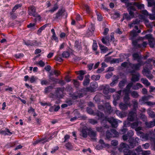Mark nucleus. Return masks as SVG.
Wrapping results in <instances>:
<instances>
[{"label": "nucleus", "mask_w": 155, "mask_h": 155, "mask_svg": "<svg viewBox=\"0 0 155 155\" xmlns=\"http://www.w3.org/2000/svg\"><path fill=\"white\" fill-rule=\"evenodd\" d=\"M55 88H45V93H48L50 91L53 90ZM72 88H57L56 89H55V92L54 93H51L50 96L54 99H56L57 98H61L62 97L63 94H65L64 90L68 91L71 90Z\"/></svg>", "instance_id": "obj_1"}, {"label": "nucleus", "mask_w": 155, "mask_h": 155, "mask_svg": "<svg viewBox=\"0 0 155 155\" xmlns=\"http://www.w3.org/2000/svg\"><path fill=\"white\" fill-rule=\"evenodd\" d=\"M77 88V92L73 93V94L71 92L69 93L73 99L74 100L82 97L84 95L87 94V91H90L91 92H94L96 91L97 88H83L81 89V90H80V88Z\"/></svg>", "instance_id": "obj_2"}, {"label": "nucleus", "mask_w": 155, "mask_h": 155, "mask_svg": "<svg viewBox=\"0 0 155 155\" xmlns=\"http://www.w3.org/2000/svg\"><path fill=\"white\" fill-rule=\"evenodd\" d=\"M28 13L31 15L40 18V16L36 12V8L34 6H31L28 7Z\"/></svg>", "instance_id": "obj_3"}, {"label": "nucleus", "mask_w": 155, "mask_h": 155, "mask_svg": "<svg viewBox=\"0 0 155 155\" xmlns=\"http://www.w3.org/2000/svg\"><path fill=\"white\" fill-rule=\"evenodd\" d=\"M132 41V45L134 48L135 49H138L140 48V45L138 43V42L140 40H144V38L142 37H139L137 39L130 38Z\"/></svg>", "instance_id": "obj_4"}, {"label": "nucleus", "mask_w": 155, "mask_h": 155, "mask_svg": "<svg viewBox=\"0 0 155 155\" xmlns=\"http://www.w3.org/2000/svg\"><path fill=\"white\" fill-rule=\"evenodd\" d=\"M128 141L130 143L129 147L133 148L138 145L139 139L138 137H136L135 139L134 138H129Z\"/></svg>", "instance_id": "obj_5"}, {"label": "nucleus", "mask_w": 155, "mask_h": 155, "mask_svg": "<svg viewBox=\"0 0 155 155\" xmlns=\"http://www.w3.org/2000/svg\"><path fill=\"white\" fill-rule=\"evenodd\" d=\"M98 117V119L100 120L102 122L104 121L107 122L108 117L105 116L104 114L101 112L98 111L95 114Z\"/></svg>", "instance_id": "obj_6"}, {"label": "nucleus", "mask_w": 155, "mask_h": 155, "mask_svg": "<svg viewBox=\"0 0 155 155\" xmlns=\"http://www.w3.org/2000/svg\"><path fill=\"white\" fill-rule=\"evenodd\" d=\"M107 121L109 122L113 127L116 128L117 126V121L116 119H114L113 117H108Z\"/></svg>", "instance_id": "obj_7"}, {"label": "nucleus", "mask_w": 155, "mask_h": 155, "mask_svg": "<svg viewBox=\"0 0 155 155\" xmlns=\"http://www.w3.org/2000/svg\"><path fill=\"white\" fill-rule=\"evenodd\" d=\"M65 9L64 8H61L59 9L58 12L55 14V16L54 18L56 19L59 18L61 16H63L64 15Z\"/></svg>", "instance_id": "obj_8"}, {"label": "nucleus", "mask_w": 155, "mask_h": 155, "mask_svg": "<svg viewBox=\"0 0 155 155\" xmlns=\"http://www.w3.org/2000/svg\"><path fill=\"white\" fill-rule=\"evenodd\" d=\"M137 116L136 113L133 111H130L128 115L127 120L130 121H134Z\"/></svg>", "instance_id": "obj_9"}, {"label": "nucleus", "mask_w": 155, "mask_h": 155, "mask_svg": "<svg viewBox=\"0 0 155 155\" xmlns=\"http://www.w3.org/2000/svg\"><path fill=\"white\" fill-rule=\"evenodd\" d=\"M23 42L25 44L28 46H34L37 45V41L35 40L31 41L28 40L26 41L25 40H23Z\"/></svg>", "instance_id": "obj_10"}, {"label": "nucleus", "mask_w": 155, "mask_h": 155, "mask_svg": "<svg viewBox=\"0 0 155 155\" xmlns=\"http://www.w3.org/2000/svg\"><path fill=\"white\" fill-rule=\"evenodd\" d=\"M129 65L132 69H134L136 71H139L140 70V67L141 66L140 63L136 64L130 63Z\"/></svg>", "instance_id": "obj_11"}, {"label": "nucleus", "mask_w": 155, "mask_h": 155, "mask_svg": "<svg viewBox=\"0 0 155 155\" xmlns=\"http://www.w3.org/2000/svg\"><path fill=\"white\" fill-rule=\"evenodd\" d=\"M88 135L92 139H94V137L97 135L96 131L93 130L91 128H89L87 130Z\"/></svg>", "instance_id": "obj_12"}, {"label": "nucleus", "mask_w": 155, "mask_h": 155, "mask_svg": "<svg viewBox=\"0 0 155 155\" xmlns=\"http://www.w3.org/2000/svg\"><path fill=\"white\" fill-rule=\"evenodd\" d=\"M146 65L144 68L143 71L145 73L150 72V70H151L153 68V65L151 63L146 64Z\"/></svg>", "instance_id": "obj_13"}, {"label": "nucleus", "mask_w": 155, "mask_h": 155, "mask_svg": "<svg viewBox=\"0 0 155 155\" xmlns=\"http://www.w3.org/2000/svg\"><path fill=\"white\" fill-rule=\"evenodd\" d=\"M132 78L131 79V81L132 82L138 81L139 80V77L140 76V74L138 73L137 74H132Z\"/></svg>", "instance_id": "obj_14"}, {"label": "nucleus", "mask_w": 155, "mask_h": 155, "mask_svg": "<svg viewBox=\"0 0 155 155\" xmlns=\"http://www.w3.org/2000/svg\"><path fill=\"white\" fill-rule=\"evenodd\" d=\"M111 107L109 103H107L105 104L104 111L105 113L110 114L111 112Z\"/></svg>", "instance_id": "obj_15"}, {"label": "nucleus", "mask_w": 155, "mask_h": 155, "mask_svg": "<svg viewBox=\"0 0 155 155\" xmlns=\"http://www.w3.org/2000/svg\"><path fill=\"white\" fill-rule=\"evenodd\" d=\"M90 75L87 74L85 76V78L83 82V84L84 86H87L90 83Z\"/></svg>", "instance_id": "obj_16"}, {"label": "nucleus", "mask_w": 155, "mask_h": 155, "mask_svg": "<svg viewBox=\"0 0 155 155\" xmlns=\"http://www.w3.org/2000/svg\"><path fill=\"white\" fill-rule=\"evenodd\" d=\"M123 152L125 155H137L134 152L131 151L127 148H124L123 150Z\"/></svg>", "instance_id": "obj_17"}, {"label": "nucleus", "mask_w": 155, "mask_h": 155, "mask_svg": "<svg viewBox=\"0 0 155 155\" xmlns=\"http://www.w3.org/2000/svg\"><path fill=\"white\" fill-rule=\"evenodd\" d=\"M98 45L101 49V53H105L108 51V48L102 45L100 43H98Z\"/></svg>", "instance_id": "obj_18"}, {"label": "nucleus", "mask_w": 155, "mask_h": 155, "mask_svg": "<svg viewBox=\"0 0 155 155\" xmlns=\"http://www.w3.org/2000/svg\"><path fill=\"white\" fill-rule=\"evenodd\" d=\"M133 59L134 61H136L137 58H140L143 59L142 55L140 54H139L138 52H135L133 53L132 54Z\"/></svg>", "instance_id": "obj_19"}, {"label": "nucleus", "mask_w": 155, "mask_h": 155, "mask_svg": "<svg viewBox=\"0 0 155 155\" xmlns=\"http://www.w3.org/2000/svg\"><path fill=\"white\" fill-rule=\"evenodd\" d=\"M130 104H127L125 103L124 104L121 103L120 104L119 106L120 108L123 110H125L127 109L128 106Z\"/></svg>", "instance_id": "obj_20"}, {"label": "nucleus", "mask_w": 155, "mask_h": 155, "mask_svg": "<svg viewBox=\"0 0 155 155\" xmlns=\"http://www.w3.org/2000/svg\"><path fill=\"white\" fill-rule=\"evenodd\" d=\"M140 134L141 135V136L142 140H143L146 141L148 140L149 139V135L147 134H144L143 132H139Z\"/></svg>", "instance_id": "obj_21"}, {"label": "nucleus", "mask_w": 155, "mask_h": 155, "mask_svg": "<svg viewBox=\"0 0 155 155\" xmlns=\"http://www.w3.org/2000/svg\"><path fill=\"white\" fill-rule=\"evenodd\" d=\"M127 83V79L125 78L122 80L120 81L119 83L118 86L119 87H124Z\"/></svg>", "instance_id": "obj_22"}, {"label": "nucleus", "mask_w": 155, "mask_h": 155, "mask_svg": "<svg viewBox=\"0 0 155 155\" xmlns=\"http://www.w3.org/2000/svg\"><path fill=\"white\" fill-rule=\"evenodd\" d=\"M66 82L64 80L58 78L55 84H59L60 86H62L65 84Z\"/></svg>", "instance_id": "obj_23"}, {"label": "nucleus", "mask_w": 155, "mask_h": 155, "mask_svg": "<svg viewBox=\"0 0 155 155\" xmlns=\"http://www.w3.org/2000/svg\"><path fill=\"white\" fill-rule=\"evenodd\" d=\"M45 138H42L39 140H37L33 143V145L35 146L36 145L38 144L39 143L42 142H43L42 143H45L47 141V140H45Z\"/></svg>", "instance_id": "obj_24"}, {"label": "nucleus", "mask_w": 155, "mask_h": 155, "mask_svg": "<svg viewBox=\"0 0 155 155\" xmlns=\"http://www.w3.org/2000/svg\"><path fill=\"white\" fill-rule=\"evenodd\" d=\"M58 9V7L56 5H54V6L51 9L46 10V12H50L51 14H53L55 11H56Z\"/></svg>", "instance_id": "obj_25"}, {"label": "nucleus", "mask_w": 155, "mask_h": 155, "mask_svg": "<svg viewBox=\"0 0 155 155\" xmlns=\"http://www.w3.org/2000/svg\"><path fill=\"white\" fill-rule=\"evenodd\" d=\"M133 5L136 6L137 8L139 9H142L144 8V5L143 4H140L138 2H134Z\"/></svg>", "instance_id": "obj_26"}, {"label": "nucleus", "mask_w": 155, "mask_h": 155, "mask_svg": "<svg viewBox=\"0 0 155 155\" xmlns=\"http://www.w3.org/2000/svg\"><path fill=\"white\" fill-rule=\"evenodd\" d=\"M48 24H46L44 25L43 26L41 27L38 30L37 32V34L38 35H40V34L42 32V31L45 30V28L47 27V26L48 25Z\"/></svg>", "instance_id": "obj_27"}, {"label": "nucleus", "mask_w": 155, "mask_h": 155, "mask_svg": "<svg viewBox=\"0 0 155 155\" xmlns=\"http://www.w3.org/2000/svg\"><path fill=\"white\" fill-rule=\"evenodd\" d=\"M130 35L131 36L130 38L134 39V38L137 36L138 34L135 30H133L130 31Z\"/></svg>", "instance_id": "obj_28"}, {"label": "nucleus", "mask_w": 155, "mask_h": 155, "mask_svg": "<svg viewBox=\"0 0 155 155\" xmlns=\"http://www.w3.org/2000/svg\"><path fill=\"white\" fill-rule=\"evenodd\" d=\"M140 21V19H136L135 20L133 21L129 25V26L130 27H133L134 25L135 24H139Z\"/></svg>", "instance_id": "obj_29"}, {"label": "nucleus", "mask_w": 155, "mask_h": 155, "mask_svg": "<svg viewBox=\"0 0 155 155\" xmlns=\"http://www.w3.org/2000/svg\"><path fill=\"white\" fill-rule=\"evenodd\" d=\"M74 47L76 48L77 50L79 51L82 49V47L81 46L79 42L78 41H76L74 43Z\"/></svg>", "instance_id": "obj_30"}, {"label": "nucleus", "mask_w": 155, "mask_h": 155, "mask_svg": "<svg viewBox=\"0 0 155 155\" xmlns=\"http://www.w3.org/2000/svg\"><path fill=\"white\" fill-rule=\"evenodd\" d=\"M83 9L86 11L88 13H89L91 12V9L89 6L86 4H83L82 6Z\"/></svg>", "instance_id": "obj_31"}, {"label": "nucleus", "mask_w": 155, "mask_h": 155, "mask_svg": "<svg viewBox=\"0 0 155 155\" xmlns=\"http://www.w3.org/2000/svg\"><path fill=\"white\" fill-rule=\"evenodd\" d=\"M120 1L122 3L125 4L126 7H128L133 5L132 2H129L130 0H120Z\"/></svg>", "instance_id": "obj_32"}, {"label": "nucleus", "mask_w": 155, "mask_h": 155, "mask_svg": "<svg viewBox=\"0 0 155 155\" xmlns=\"http://www.w3.org/2000/svg\"><path fill=\"white\" fill-rule=\"evenodd\" d=\"M130 99V98L129 97V95L125 94V96L124 98V100L125 103L127 104H130V102H129Z\"/></svg>", "instance_id": "obj_33"}, {"label": "nucleus", "mask_w": 155, "mask_h": 155, "mask_svg": "<svg viewBox=\"0 0 155 155\" xmlns=\"http://www.w3.org/2000/svg\"><path fill=\"white\" fill-rule=\"evenodd\" d=\"M147 112L149 116L151 118H154L155 117V114L154 112L151 110L150 109L147 110Z\"/></svg>", "instance_id": "obj_34"}, {"label": "nucleus", "mask_w": 155, "mask_h": 155, "mask_svg": "<svg viewBox=\"0 0 155 155\" xmlns=\"http://www.w3.org/2000/svg\"><path fill=\"white\" fill-rule=\"evenodd\" d=\"M149 45L151 48H153L155 45V38H153L151 40H149Z\"/></svg>", "instance_id": "obj_35"}, {"label": "nucleus", "mask_w": 155, "mask_h": 155, "mask_svg": "<svg viewBox=\"0 0 155 155\" xmlns=\"http://www.w3.org/2000/svg\"><path fill=\"white\" fill-rule=\"evenodd\" d=\"M72 82L75 87H78L80 86V83L76 79H73Z\"/></svg>", "instance_id": "obj_36"}, {"label": "nucleus", "mask_w": 155, "mask_h": 155, "mask_svg": "<svg viewBox=\"0 0 155 155\" xmlns=\"http://www.w3.org/2000/svg\"><path fill=\"white\" fill-rule=\"evenodd\" d=\"M141 81L146 86H148L150 85V83L146 78H142Z\"/></svg>", "instance_id": "obj_37"}, {"label": "nucleus", "mask_w": 155, "mask_h": 155, "mask_svg": "<svg viewBox=\"0 0 155 155\" xmlns=\"http://www.w3.org/2000/svg\"><path fill=\"white\" fill-rule=\"evenodd\" d=\"M123 61V60L122 59L120 58H113L110 61V63L111 64L114 63H119L120 62H121Z\"/></svg>", "instance_id": "obj_38"}, {"label": "nucleus", "mask_w": 155, "mask_h": 155, "mask_svg": "<svg viewBox=\"0 0 155 155\" xmlns=\"http://www.w3.org/2000/svg\"><path fill=\"white\" fill-rule=\"evenodd\" d=\"M101 41L102 43L107 45H110L109 40L106 37L105 38L103 37L101 39Z\"/></svg>", "instance_id": "obj_39"}, {"label": "nucleus", "mask_w": 155, "mask_h": 155, "mask_svg": "<svg viewBox=\"0 0 155 155\" xmlns=\"http://www.w3.org/2000/svg\"><path fill=\"white\" fill-rule=\"evenodd\" d=\"M132 103L133 105V110L136 111L138 107V103L137 101L136 100H134L132 101Z\"/></svg>", "instance_id": "obj_40"}, {"label": "nucleus", "mask_w": 155, "mask_h": 155, "mask_svg": "<svg viewBox=\"0 0 155 155\" xmlns=\"http://www.w3.org/2000/svg\"><path fill=\"white\" fill-rule=\"evenodd\" d=\"M87 130L85 129H83L82 130L81 134L82 136L84 138H86L87 137Z\"/></svg>", "instance_id": "obj_41"}, {"label": "nucleus", "mask_w": 155, "mask_h": 155, "mask_svg": "<svg viewBox=\"0 0 155 155\" xmlns=\"http://www.w3.org/2000/svg\"><path fill=\"white\" fill-rule=\"evenodd\" d=\"M145 125L146 127L148 128H151L153 127V122L152 121L149 122L146 121L145 122Z\"/></svg>", "instance_id": "obj_42"}, {"label": "nucleus", "mask_w": 155, "mask_h": 155, "mask_svg": "<svg viewBox=\"0 0 155 155\" xmlns=\"http://www.w3.org/2000/svg\"><path fill=\"white\" fill-rule=\"evenodd\" d=\"M62 55L63 58H67L69 56L70 53L68 51H64L62 53Z\"/></svg>", "instance_id": "obj_43"}, {"label": "nucleus", "mask_w": 155, "mask_h": 155, "mask_svg": "<svg viewBox=\"0 0 155 155\" xmlns=\"http://www.w3.org/2000/svg\"><path fill=\"white\" fill-rule=\"evenodd\" d=\"M21 6L22 4H16L13 8L12 12H15L17 9H18L19 8L21 7Z\"/></svg>", "instance_id": "obj_44"}, {"label": "nucleus", "mask_w": 155, "mask_h": 155, "mask_svg": "<svg viewBox=\"0 0 155 155\" xmlns=\"http://www.w3.org/2000/svg\"><path fill=\"white\" fill-rule=\"evenodd\" d=\"M113 136V134L109 130H108L106 132V137L107 139H109Z\"/></svg>", "instance_id": "obj_45"}, {"label": "nucleus", "mask_w": 155, "mask_h": 155, "mask_svg": "<svg viewBox=\"0 0 155 155\" xmlns=\"http://www.w3.org/2000/svg\"><path fill=\"white\" fill-rule=\"evenodd\" d=\"M98 46L95 40H93V43L92 45V49L94 51H96L97 49Z\"/></svg>", "instance_id": "obj_46"}, {"label": "nucleus", "mask_w": 155, "mask_h": 155, "mask_svg": "<svg viewBox=\"0 0 155 155\" xmlns=\"http://www.w3.org/2000/svg\"><path fill=\"white\" fill-rule=\"evenodd\" d=\"M100 78V76L99 75H93L91 77V79L93 80L97 81L99 80Z\"/></svg>", "instance_id": "obj_47"}, {"label": "nucleus", "mask_w": 155, "mask_h": 155, "mask_svg": "<svg viewBox=\"0 0 155 155\" xmlns=\"http://www.w3.org/2000/svg\"><path fill=\"white\" fill-rule=\"evenodd\" d=\"M140 119L143 120V121L145 122L147 121V118L145 114L141 113L140 114Z\"/></svg>", "instance_id": "obj_48"}, {"label": "nucleus", "mask_w": 155, "mask_h": 155, "mask_svg": "<svg viewBox=\"0 0 155 155\" xmlns=\"http://www.w3.org/2000/svg\"><path fill=\"white\" fill-rule=\"evenodd\" d=\"M60 55H59L58 54L56 55L54 58V59L57 61H58L60 62H62L63 61V60L59 56Z\"/></svg>", "instance_id": "obj_49"}, {"label": "nucleus", "mask_w": 155, "mask_h": 155, "mask_svg": "<svg viewBox=\"0 0 155 155\" xmlns=\"http://www.w3.org/2000/svg\"><path fill=\"white\" fill-rule=\"evenodd\" d=\"M139 124V122L138 121H135L131 124V127L132 128H136L137 127Z\"/></svg>", "instance_id": "obj_50"}, {"label": "nucleus", "mask_w": 155, "mask_h": 155, "mask_svg": "<svg viewBox=\"0 0 155 155\" xmlns=\"http://www.w3.org/2000/svg\"><path fill=\"white\" fill-rule=\"evenodd\" d=\"M124 18L127 20H130L131 18V17L127 14V13H124L123 14Z\"/></svg>", "instance_id": "obj_51"}, {"label": "nucleus", "mask_w": 155, "mask_h": 155, "mask_svg": "<svg viewBox=\"0 0 155 155\" xmlns=\"http://www.w3.org/2000/svg\"><path fill=\"white\" fill-rule=\"evenodd\" d=\"M75 73L77 74L84 76L85 74V71L83 70H80L79 71H75Z\"/></svg>", "instance_id": "obj_52"}, {"label": "nucleus", "mask_w": 155, "mask_h": 155, "mask_svg": "<svg viewBox=\"0 0 155 155\" xmlns=\"http://www.w3.org/2000/svg\"><path fill=\"white\" fill-rule=\"evenodd\" d=\"M143 38H144V39L145 38L148 39L149 41L150 40H151L152 38H153V37H152V35L151 34L146 35Z\"/></svg>", "instance_id": "obj_53"}, {"label": "nucleus", "mask_w": 155, "mask_h": 155, "mask_svg": "<svg viewBox=\"0 0 155 155\" xmlns=\"http://www.w3.org/2000/svg\"><path fill=\"white\" fill-rule=\"evenodd\" d=\"M98 85L97 82L94 81L90 83V87H97Z\"/></svg>", "instance_id": "obj_54"}, {"label": "nucleus", "mask_w": 155, "mask_h": 155, "mask_svg": "<svg viewBox=\"0 0 155 155\" xmlns=\"http://www.w3.org/2000/svg\"><path fill=\"white\" fill-rule=\"evenodd\" d=\"M131 95L132 96L135 98H137L139 96V94L138 93L135 91H133L131 93Z\"/></svg>", "instance_id": "obj_55"}, {"label": "nucleus", "mask_w": 155, "mask_h": 155, "mask_svg": "<svg viewBox=\"0 0 155 155\" xmlns=\"http://www.w3.org/2000/svg\"><path fill=\"white\" fill-rule=\"evenodd\" d=\"M94 32L92 31L91 30H90V28H88L87 33V35L88 37H89L93 35Z\"/></svg>", "instance_id": "obj_56"}, {"label": "nucleus", "mask_w": 155, "mask_h": 155, "mask_svg": "<svg viewBox=\"0 0 155 155\" xmlns=\"http://www.w3.org/2000/svg\"><path fill=\"white\" fill-rule=\"evenodd\" d=\"M145 73V75L149 79L151 80L153 79V76L152 74H150V72Z\"/></svg>", "instance_id": "obj_57"}, {"label": "nucleus", "mask_w": 155, "mask_h": 155, "mask_svg": "<svg viewBox=\"0 0 155 155\" xmlns=\"http://www.w3.org/2000/svg\"><path fill=\"white\" fill-rule=\"evenodd\" d=\"M88 121L90 123L93 125H94L97 123V120L92 119H89Z\"/></svg>", "instance_id": "obj_58"}, {"label": "nucleus", "mask_w": 155, "mask_h": 155, "mask_svg": "<svg viewBox=\"0 0 155 155\" xmlns=\"http://www.w3.org/2000/svg\"><path fill=\"white\" fill-rule=\"evenodd\" d=\"M127 134L129 138H132L131 137L134 135V133L132 130H130L127 132Z\"/></svg>", "instance_id": "obj_59"}, {"label": "nucleus", "mask_w": 155, "mask_h": 155, "mask_svg": "<svg viewBox=\"0 0 155 155\" xmlns=\"http://www.w3.org/2000/svg\"><path fill=\"white\" fill-rule=\"evenodd\" d=\"M12 11L10 12V14L11 15V18L13 19H15L17 18L16 14Z\"/></svg>", "instance_id": "obj_60"}, {"label": "nucleus", "mask_w": 155, "mask_h": 155, "mask_svg": "<svg viewBox=\"0 0 155 155\" xmlns=\"http://www.w3.org/2000/svg\"><path fill=\"white\" fill-rule=\"evenodd\" d=\"M127 7V8L128 11L130 10L133 11H136V8L134 6L130 5Z\"/></svg>", "instance_id": "obj_61"}, {"label": "nucleus", "mask_w": 155, "mask_h": 155, "mask_svg": "<svg viewBox=\"0 0 155 155\" xmlns=\"http://www.w3.org/2000/svg\"><path fill=\"white\" fill-rule=\"evenodd\" d=\"M24 56V54L22 53H20L15 54V57L17 59L22 58Z\"/></svg>", "instance_id": "obj_62"}, {"label": "nucleus", "mask_w": 155, "mask_h": 155, "mask_svg": "<svg viewBox=\"0 0 155 155\" xmlns=\"http://www.w3.org/2000/svg\"><path fill=\"white\" fill-rule=\"evenodd\" d=\"M49 83V81L47 80H42L41 81V84L42 85H47Z\"/></svg>", "instance_id": "obj_63"}, {"label": "nucleus", "mask_w": 155, "mask_h": 155, "mask_svg": "<svg viewBox=\"0 0 155 155\" xmlns=\"http://www.w3.org/2000/svg\"><path fill=\"white\" fill-rule=\"evenodd\" d=\"M150 150L142 151L141 154L142 155H149L150 154Z\"/></svg>", "instance_id": "obj_64"}]
</instances>
